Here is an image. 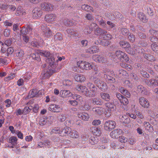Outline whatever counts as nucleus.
Returning <instances> with one entry per match:
<instances>
[{
  "label": "nucleus",
  "mask_w": 158,
  "mask_h": 158,
  "mask_svg": "<svg viewBox=\"0 0 158 158\" xmlns=\"http://www.w3.org/2000/svg\"><path fill=\"white\" fill-rule=\"evenodd\" d=\"M48 110L52 112L58 113L61 110V108L59 105L51 104L49 107Z\"/></svg>",
  "instance_id": "nucleus-16"
},
{
  "label": "nucleus",
  "mask_w": 158,
  "mask_h": 158,
  "mask_svg": "<svg viewBox=\"0 0 158 158\" xmlns=\"http://www.w3.org/2000/svg\"><path fill=\"white\" fill-rule=\"evenodd\" d=\"M104 72L105 73L104 76L105 78L107 79L110 83L115 82V79L113 77L114 76V73L113 71L109 69H104Z\"/></svg>",
  "instance_id": "nucleus-2"
},
{
  "label": "nucleus",
  "mask_w": 158,
  "mask_h": 158,
  "mask_svg": "<svg viewBox=\"0 0 158 158\" xmlns=\"http://www.w3.org/2000/svg\"><path fill=\"white\" fill-rule=\"evenodd\" d=\"M104 34L103 35V39L105 40H109L112 38V36L109 33H107L106 34Z\"/></svg>",
  "instance_id": "nucleus-58"
},
{
  "label": "nucleus",
  "mask_w": 158,
  "mask_h": 158,
  "mask_svg": "<svg viewBox=\"0 0 158 158\" xmlns=\"http://www.w3.org/2000/svg\"><path fill=\"white\" fill-rule=\"evenodd\" d=\"M122 99L120 101V102L123 103V105H126L128 103V99L124 96L121 99Z\"/></svg>",
  "instance_id": "nucleus-59"
},
{
  "label": "nucleus",
  "mask_w": 158,
  "mask_h": 158,
  "mask_svg": "<svg viewBox=\"0 0 158 158\" xmlns=\"http://www.w3.org/2000/svg\"><path fill=\"white\" fill-rule=\"evenodd\" d=\"M40 6L41 8L43 10L47 11H52L54 8L53 5L49 2L42 3L41 4Z\"/></svg>",
  "instance_id": "nucleus-9"
},
{
  "label": "nucleus",
  "mask_w": 158,
  "mask_h": 158,
  "mask_svg": "<svg viewBox=\"0 0 158 158\" xmlns=\"http://www.w3.org/2000/svg\"><path fill=\"white\" fill-rule=\"evenodd\" d=\"M32 108V107L30 106L29 107L26 106L24 109L23 111L25 114H27L30 111Z\"/></svg>",
  "instance_id": "nucleus-61"
},
{
  "label": "nucleus",
  "mask_w": 158,
  "mask_h": 158,
  "mask_svg": "<svg viewBox=\"0 0 158 158\" xmlns=\"http://www.w3.org/2000/svg\"><path fill=\"white\" fill-rule=\"evenodd\" d=\"M91 102L94 105H102L103 104V101L98 98H93L91 100Z\"/></svg>",
  "instance_id": "nucleus-28"
},
{
  "label": "nucleus",
  "mask_w": 158,
  "mask_h": 158,
  "mask_svg": "<svg viewBox=\"0 0 158 158\" xmlns=\"http://www.w3.org/2000/svg\"><path fill=\"white\" fill-rule=\"evenodd\" d=\"M77 65L79 67L82 69L90 70L93 69L91 64L85 61H78L77 63Z\"/></svg>",
  "instance_id": "nucleus-4"
},
{
  "label": "nucleus",
  "mask_w": 158,
  "mask_h": 158,
  "mask_svg": "<svg viewBox=\"0 0 158 158\" xmlns=\"http://www.w3.org/2000/svg\"><path fill=\"white\" fill-rule=\"evenodd\" d=\"M120 46L125 48H128V49H131V46L129 43L127 41L122 40L119 42Z\"/></svg>",
  "instance_id": "nucleus-29"
},
{
  "label": "nucleus",
  "mask_w": 158,
  "mask_h": 158,
  "mask_svg": "<svg viewBox=\"0 0 158 158\" xmlns=\"http://www.w3.org/2000/svg\"><path fill=\"white\" fill-rule=\"evenodd\" d=\"M77 115L79 118L84 121H88L89 118V114L85 112L79 113Z\"/></svg>",
  "instance_id": "nucleus-22"
},
{
  "label": "nucleus",
  "mask_w": 158,
  "mask_h": 158,
  "mask_svg": "<svg viewBox=\"0 0 158 158\" xmlns=\"http://www.w3.org/2000/svg\"><path fill=\"white\" fill-rule=\"evenodd\" d=\"M47 62L51 67V68L54 69L56 67V65L55 63V59L53 56H51L49 58H48Z\"/></svg>",
  "instance_id": "nucleus-23"
},
{
  "label": "nucleus",
  "mask_w": 158,
  "mask_h": 158,
  "mask_svg": "<svg viewBox=\"0 0 158 158\" xmlns=\"http://www.w3.org/2000/svg\"><path fill=\"white\" fill-rule=\"evenodd\" d=\"M91 132L94 135L99 136L101 134V131L100 128L96 127H93L90 128Z\"/></svg>",
  "instance_id": "nucleus-20"
},
{
  "label": "nucleus",
  "mask_w": 158,
  "mask_h": 158,
  "mask_svg": "<svg viewBox=\"0 0 158 158\" xmlns=\"http://www.w3.org/2000/svg\"><path fill=\"white\" fill-rule=\"evenodd\" d=\"M56 71V69L55 70L50 68L48 70H45L43 71L41 73V76L43 79H46L48 78L53 73Z\"/></svg>",
  "instance_id": "nucleus-8"
},
{
  "label": "nucleus",
  "mask_w": 158,
  "mask_h": 158,
  "mask_svg": "<svg viewBox=\"0 0 158 158\" xmlns=\"http://www.w3.org/2000/svg\"><path fill=\"white\" fill-rule=\"evenodd\" d=\"M105 106L106 107L105 114V116L106 117H109L111 115L112 112L115 110L116 108V106L114 104L110 102L106 103Z\"/></svg>",
  "instance_id": "nucleus-3"
},
{
  "label": "nucleus",
  "mask_w": 158,
  "mask_h": 158,
  "mask_svg": "<svg viewBox=\"0 0 158 158\" xmlns=\"http://www.w3.org/2000/svg\"><path fill=\"white\" fill-rule=\"evenodd\" d=\"M119 141L122 143H125L128 140L124 136L119 137Z\"/></svg>",
  "instance_id": "nucleus-56"
},
{
  "label": "nucleus",
  "mask_w": 158,
  "mask_h": 158,
  "mask_svg": "<svg viewBox=\"0 0 158 158\" xmlns=\"http://www.w3.org/2000/svg\"><path fill=\"white\" fill-rule=\"evenodd\" d=\"M71 130L69 127H66L61 130H60L59 127H55L52 129V131L56 134H59L60 136H63L66 135H68L71 132Z\"/></svg>",
  "instance_id": "nucleus-1"
},
{
  "label": "nucleus",
  "mask_w": 158,
  "mask_h": 158,
  "mask_svg": "<svg viewBox=\"0 0 158 158\" xmlns=\"http://www.w3.org/2000/svg\"><path fill=\"white\" fill-rule=\"evenodd\" d=\"M150 33L153 36L158 37V31L152 29L149 31Z\"/></svg>",
  "instance_id": "nucleus-51"
},
{
  "label": "nucleus",
  "mask_w": 158,
  "mask_h": 158,
  "mask_svg": "<svg viewBox=\"0 0 158 158\" xmlns=\"http://www.w3.org/2000/svg\"><path fill=\"white\" fill-rule=\"evenodd\" d=\"M139 102L140 105L143 108H148L150 106V104L148 100L146 98L141 97L139 99Z\"/></svg>",
  "instance_id": "nucleus-13"
},
{
  "label": "nucleus",
  "mask_w": 158,
  "mask_h": 158,
  "mask_svg": "<svg viewBox=\"0 0 158 158\" xmlns=\"http://www.w3.org/2000/svg\"><path fill=\"white\" fill-rule=\"evenodd\" d=\"M128 38L129 41L132 43L134 42L135 40V35L132 34H130L128 36Z\"/></svg>",
  "instance_id": "nucleus-50"
},
{
  "label": "nucleus",
  "mask_w": 158,
  "mask_h": 158,
  "mask_svg": "<svg viewBox=\"0 0 158 158\" xmlns=\"http://www.w3.org/2000/svg\"><path fill=\"white\" fill-rule=\"evenodd\" d=\"M121 31L122 34L125 36L128 35L129 34V30L127 28H122L121 29Z\"/></svg>",
  "instance_id": "nucleus-52"
},
{
  "label": "nucleus",
  "mask_w": 158,
  "mask_h": 158,
  "mask_svg": "<svg viewBox=\"0 0 158 158\" xmlns=\"http://www.w3.org/2000/svg\"><path fill=\"white\" fill-rule=\"evenodd\" d=\"M98 48L96 46H92L86 50L87 53H94L98 52Z\"/></svg>",
  "instance_id": "nucleus-31"
},
{
  "label": "nucleus",
  "mask_w": 158,
  "mask_h": 158,
  "mask_svg": "<svg viewBox=\"0 0 158 158\" xmlns=\"http://www.w3.org/2000/svg\"><path fill=\"white\" fill-rule=\"evenodd\" d=\"M72 94L68 90H62L60 92V96L63 98L71 97Z\"/></svg>",
  "instance_id": "nucleus-24"
},
{
  "label": "nucleus",
  "mask_w": 158,
  "mask_h": 158,
  "mask_svg": "<svg viewBox=\"0 0 158 158\" xmlns=\"http://www.w3.org/2000/svg\"><path fill=\"white\" fill-rule=\"evenodd\" d=\"M76 89L86 96L88 92V89L85 86L81 85H78L76 87Z\"/></svg>",
  "instance_id": "nucleus-17"
},
{
  "label": "nucleus",
  "mask_w": 158,
  "mask_h": 158,
  "mask_svg": "<svg viewBox=\"0 0 158 158\" xmlns=\"http://www.w3.org/2000/svg\"><path fill=\"white\" fill-rule=\"evenodd\" d=\"M158 37L157 36H150L149 38L150 40L153 43H157L158 42Z\"/></svg>",
  "instance_id": "nucleus-55"
},
{
  "label": "nucleus",
  "mask_w": 158,
  "mask_h": 158,
  "mask_svg": "<svg viewBox=\"0 0 158 158\" xmlns=\"http://www.w3.org/2000/svg\"><path fill=\"white\" fill-rule=\"evenodd\" d=\"M73 21L72 19L69 20L68 19H65L64 20L63 23L64 25L66 26H72L73 25Z\"/></svg>",
  "instance_id": "nucleus-38"
},
{
  "label": "nucleus",
  "mask_w": 158,
  "mask_h": 158,
  "mask_svg": "<svg viewBox=\"0 0 158 158\" xmlns=\"http://www.w3.org/2000/svg\"><path fill=\"white\" fill-rule=\"evenodd\" d=\"M97 25L94 23H92L89 26H86L85 27V28L83 30L84 33L85 34H90L91 32V31L93 29V27H95Z\"/></svg>",
  "instance_id": "nucleus-19"
},
{
  "label": "nucleus",
  "mask_w": 158,
  "mask_h": 158,
  "mask_svg": "<svg viewBox=\"0 0 158 158\" xmlns=\"http://www.w3.org/2000/svg\"><path fill=\"white\" fill-rule=\"evenodd\" d=\"M116 125V123L114 121H107L105 123L104 129L106 131H110L115 128Z\"/></svg>",
  "instance_id": "nucleus-6"
},
{
  "label": "nucleus",
  "mask_w": 158,
  "mask_h": 158,
  "mask_svg": "<svg viewBox=\"0 0 158 158\" xmlns=\"http://www.w3.org/2000/svg\"><path fill=\"white\" fill-rule=\"evenodd\" d=\"M123 131L120 129H117L112 131L110 134V136L113 138H117L119 135L123 133Z\"/></svg>",
  "instance_id": "nucleus-14"
},
{
  "label": "nucleus",
  "mask_w": 158,
  "mask_h": 158,
  "mask_svg": "<svg viewBox=\"0 0 158 158\" xmlns=\"http://www.w3.org/2000/svg\"><path fill=\"white\" fill-rule=\"evenodd\" d=\"M74 78L76 81L82 82L85 81L86 80L85 77L81 74H77L75 76Z\"/></svg>",
  "instance_id": "nucleus-27"
},
{
  "label": "nucleus",
  "mask_w": 158,
  "mask_h": 158,
  "mask_svg": "<svg viewBox=\"0 0 158 158\" xmlns=\"http://www.w3.org/2000/svg\"><path fill=\"white\" fill-rule=\"evenodd\" d=\"M143 124L144 128L147 131L150 132H152L153 131V127L149 123L147 122H144Z\"/></svg>",
  "instance_id": "nucleus-26"
},
{
  "label": "nucleus",
  "mask_w": 158,
  "mask_h": 158,
  "mask_svg": "<svg viewBox=\"0 0 158 158\" xmlns=\"http://www.w3.org/2000/svg\"><path fill=\"white\" fill-rule=\"evenodd\" d=\"M15 14L16 16L23 15H25L26 12L22 6H19L17 7Z\"/></svg>",
  "instance_id": "nucleus-25"
},
{
  "label": "nucleus",
  "mask_w": 158,
  "mask_h": 158,
  "mask_svg": "<svg viewBox=\"0 0 158 158\" xmlns=\"http://www.w3.org/2000/svg\"><path fill=\"white\" fill-rule=\"evenodd\" d=\"M44 94V92L42 90H39L36 89H32L29 93V96L31 98H33L35 97H37Z\"/></svg>",
  "instance_id": "nucleus-11"
},
{
  "label": "nucleus",
  "mask_w": 158,
  "mask_h": 158,
  "mask_svg": "<svg viewBox=\"0 0 158 158\" xmlns=\"http://www.w3.org/2000/svg\"><path fill=\"white\" fill-rule=\"evenodd\" d=\"M15 40V39L14 38H9L5 41L4 44L5 45H7V46H10L12 44V42Z\"/></svg>",
  "instance_id": "nucleus-45"
},
{
  "label": "nucleus",
  "mask_w": 158,
  "mask_h": 158,
  "mask_svg": "<svg viewBox=\"0 0 158 158\" xmlns=\"http://www.w3.org/2000/svg\"><path fill=\"white\" fill-rule=\"evenodd\" d=\"M17 138L15 136H12L9 139V141L10 143L12 144L15 145L17 144Z\"/></svg>",
  "instance_id": "nucleus-44"
},
{
  "label": "nucleus",
  "mask_w": 158,
  "mask_h": 158,
  "mask_svg": "<svg viewBox=\"0 0 158 158\" xmlns=\"http://www.w3.org/2000/svg\"><path fill=\"white\" fill-rule=\"evenodd\" d=\"M98 22L99 24L102 26V27H106V24L103 19H101L100 21H98Z\"/></svg>",
  "instance_id": "nucleus-64"
},
{
  "label": "nucleus",
  "mask_w": 158,
  "mask_h": 158,
  "mask_svg": "<svg viewBox=\"0 0 158 158\" xmlns=\"http://www.w3.org/2000/svg\"><path fill=\"white\" fill-rule=\"evenodd\" d=\"M41 28L44 34L47 37H48L52 35V32L50 29L47 26L42 25Z\"/></svg>",
  "instance_id": "nucleus-18"
},
{
  "label": "nucleus",
  "mask_w": 158,
  "mask_h": 158,
  "mask_svg": "<svg viewBox=\"0 0 158 158\" xmlns=\"http://www.w3.org/2000/svg\"><path fill=\"white\" fill-rule=\"evenodd\" d=\"M93 59L97 62L104 63L106 61V58L102 56L94 55L92 56Z\"/></svg>",
  "instance_id": "nucleus-15"
},
{
  "label": "nucleus",
  "mask_w": 158,
  "mask_h": 158,
  "mask_svg": "<svg viewBox=\"0 0 158 158\" xmlns=\"http://www.w3.org/2000/svg\"><path fill=\"white\" fill-rule=\"evenodd\" d=\"M115 54L116 56L122 61L127 62L129 60V59L127 55L122 51H117Z\"/></svg>",
  "instance_id": "nucleus-5"
},
{
  "label": "nucleus",
  "mask_w": 158,
  "mask_h": 158,
  "mask_svg": "<svg viewBox=\"0 0 158 158\" xmlns=\"http://www.w3.org/2000/svg\"><path fill=\"white\" fill-rule=\"evenodd\" d=\"M93 111L95 114L100 115L102 113V109L98 107L94 108L93 109Z\"/></svg>",
  "instance_id": "nucleus-42"
},
{
  "label": "nucleus",
  "mask_w": 158,
  "mask_h": 158,
  "mask_svg": "<svg viewBox=\"0 0 158 158\" xmlns=\"http://www.w3.org/2000/svg\"><path fill=\"white\" fill-rule=\"evenodd\" d=\"M90 108V104L87 103H85L83 108V110H88Z\"/></svg>",
  "instance_id": "nucleus-63"
},
{
  "label": "nucleus",
  "mask_w": 158,
  "mask_h": 158,
  "mask_svg": "<svg viewBox=\"0 0 158 158\" xmlns=\"http://www.w3.org/2000/svg\"><path fill=\"white\" fill-rule=\"evenodd\" d=\"M94 34L97 35H100L101 34L104 35L106 34L107 32L105 30H103L100 28L98 27L94 31Z\"/></svg>",
  "instance_id": "nucleus-30"
},
{
  "label": "nucleus",
  "mask_w": 158,
  "mask_h": 158,
  "mask_svg": "<svg viewBox=\"0 0 158 158\" xmlns=\"http://www.w3.org/2000/svg\"><path fill=\"white\" fill-rule=\"evenodd\" d=\"M28 33V31L27 28L25 27H23L20 30V35H26Z\"/></svg>",
  "instance_id": "nucleus-47"
},
{
  "label": "nucleus",
  "mask_w": 158,
  "mask_h": 158,
  "mask_svg": "<svg viewBox=\"0 0 158 158\" xmlns=\"http://www.w3.org/2000/svg\"><path fill=\"white\" fill-rule=\"evenodd\" d=\"M100 96L102 98L107 101H109L110 99V97L108 94L102 92L100 94Z\"/></svg>",
  "instance_id": "nucleus-36"
},
{
  "label": "nucleus",
  "mask_w": 158,
  "mask_h": 158,
  "mask_svg": "<svg viewBox=\"0 0 158 158\" xmlns=\"http://www.w3.org/2000/svg\"><path fill=\"white\" fill-rule=\"evenodd\" d=\"M90 143L92 145H94L96 144L98 142L97 139L94 137H91L89 140Z\"/></svg>",
  "instance_id": "nucleus-54"
},
{
  "label": "nucleus",
  "mask_w": 158,
  "mask_h": 158,
  "mask_svg": "<svg viewBox=\"0 0 158 158\" xmlns=\"http://www.w3.org/2000/svg\"><path fill=\"white\" fill-rule=\"evenodd\" d=\"M62 36L61 33L58 32L54 36V40L55 41L61 40H62Z\"/></svg>",
  "instance_id": "nucleus-43"
},
{
  "label": "nucleus",
  "mask_w": 158,
  "mask_h": 158,
  "mask_svg": "<svg viewBox=\"0 0 158 158\" xmlns=\"http://www.w3.org/2000/svg\"><path fill=\"white\" fill-rule=\"evenodd\" d=\"M47 122V119L43 117L40 118L39 124L40 125L43 126L45 125Z\"/></svg>",
  "instance_id": "nucleus-53"
},
{
  "label": "nucleus",
  "mask_w": 158,
  "mask_h": 158,
  "mask_svg": "<svg viewBox=\"0 0 158 158\" xmlns=\"http://www.w3.org/2000/svg\"><path fill=\"white\" fill-rule=\"evenodd\" d=\"M80 18L79 17H76L73 19H72V20H73V25L77 24L79 22H80Z\"/></svg>",
  "instance_id": "nucleus-62"
},
{
  "label": "nucleus",
  "mask_w": 158,
  "mask_h": 158,
  "mask_svg": "<svg viewBox=\"0 0 158 158\" xmlns=\"http://www.w3.org/2000/svg\"><path fill=\"white\" fill-rule=\"evenodd\" d=\"M67 33L70 35H73L74 36H76V35L77 34L76 30H74L72 29H69L66 30Z\"/></svg>",
  "instance_id": "nucleus-41"
},
{
  "label": "nucleus",
  "mask_w": 158,
  "mask_h": 158,
  "mask_svg": "<svg viewBox=\"0 0 158 158\" xmlns=\"http://www.w3.org/2000/svg\"><path fill=\"white\" fill-rule=\"evenodd\" d=\"M137 91L143 94L146 95L147 94L146 89L141 85H139L137 88Z\"/></svg>",
  "instance_id": "nucleus-32"
},
{
  "label": "nucleus",
  "mask_w": 158,
  "mask_h": 158,
  "mask_svg": "<svg viewBox=\"0 0 158 158\" xmlns=\"http://www.w3.org/2000/svg\"><path fill=\"white\" fill-rule=\"evenodd\" d=\"M31 56L33 59L39 61L40 60L39 54L38 53H33L31 54Z\"/></svg>",
  "instance_id": "nucleus-48"
},
{
  "label": "nucleus",
  "mask_w": 158,
  "mask_h": 158,
  "mask_svg": "<svg viewBox=\"0 0 158 158\" xmlns=\"http://www.w3.org/2000/svg\"><path fill=\"white\" fill-rule=\"evenodd\" d=\"M44 19L48 23H52L56 20V16L55 14H48L45 15Z\"/></svg>",
  "instance_id": "nucleus-12"
},
{
  "label": "nucleus",
  "mask_w": 158,
  "mask_h": 158,
  "mask_svg": "<svg viewBox=\"0 0 158 158\" xmlns=\"http://www.w3.org/2000/svg\"><path fill=\"white\" fill-rule=\"evenodd\" d=\"M97 88H94L90 89V91L88 90L86 96L89 97H94L97 95Z\"/></svg>",
  "instance_id": "nucleus-21"
},
{
  "label": "nucleus",
  "mask_w": 158,
  "mask_h": 158,
  "mask_svg": "<svg viewBox=\"0 0 158 158\" xmlns=\"http://www.w3.org/2000/svg\"><path fill=\"white\" fill-rule=\"evenodd\" d=\"M107 23L109 26V28L110 29L114 30L115 29V25L114 24L109 21H108L107 22Z\"/></svg>",
  "instance_id": "nucleus-57"
},
{
  "label": "nucleus",
  "mask_w": 158,
  "mask_h": 158,
  "mask_svg": "<svg viewBox=\"0 0 158 158\" xmlns=\"http://www.w3.org/2000/svg\"><path fill=\"white\" fill-rule=\"evenodd\" d=\"M81 8L82 10L89 11L91 10L92 12L94 11L92 7L87 4H84L82 5Z\"/></svg>",
  "instance_id": "nucleus-37"
},
{
  "label": "nucleus",
  "mask_w": 158,
  "mask_h": 158,
  "mask_svg": "<svg viewBox=\"0 0 158 158\" xmlns=\"http://www.w3.org/2000/svg\"><path fill=\"white\" fill-rule=\"evenodd\" d=\"M43 14L42 10L40 7H36L32 10V16L34 19H37L40 17Z\"/></svg>",
  "instance_id": "nucleus-10"
},
{
  "label": "nucleus",
  "mask_w": 158,
  "mask_h": 158,
  "mask_svg": "<svg viewBox=\"0 0 158 158\" xmlns=\"http://www.w3.org/2000/svg\"><path fill=\"white\" fill-rule=\"evenodd\" d=\"M39 53L41 55L45 57L49 56L50 55V52L44 51L40 50L39 51Z\"/></svg>",
  "instance_id": "nucleus-49"
},
{
  "label": "nucleus",
  "mask_w": 158,
  "mask_h": 158,
  "mask_svg": "<svg viewBox=\"0 0 158 158\" xmlns=\"http://www.w3.org/2000/svg\"><path fill=\"white\" fill-rule=\"evenodd\" d=\"M69 134L70 137L73 138H78L79 136L78 132L74 130H73L72 131H71V132Z\"/></svg>",
  "instance_id": "nucleus-39"
},
{
  "label": "nucleus",
  "mask_w": 158,
  "mask_h": 158,
  "mask_svg": "<svg viewBox=\"0 0 158 158\" xmlns=\"http://www.w3.org/2000/svg\"><path fill=\"white\" fill-rule=\"evenodd\" d=\"M138 17L139 19L143 23L147 22L148 19L146 15L142 13H139L138 14Z\"/></svg>",
  "instance_id": "nucleus-33"
},
{
  "label": "nucleus",
  "mask_w": 158,
  "mask_h": 158,
  "mask_svg": "<svg viewBox=\"0 0 158 158\" xmlns=\"http://www.w3.org/2000/svg\"><path fill=\"white\" fill-rule=\"evenodd\" d=\"M94 83L96 84L97 86L102 90L105 91L107 89L106 84L98 78H97L94 81Z\"/></svg>",
  "instance_id": "nucleus-7"
},
{
  "label": "nucleus",
  "mask_w": 158,
  "mask_h": 158,
  "mask_svg": "<svg viewBox=\"0 0 158 158\" xmlns=\"http://www.w3.org/2000/svg\"><path fill=\"white\" fill-rule=\"evenodd\" d=\"M146 84L148 86L151 88H154L156 87L154 79H151L148 80L146 83Z\"/></svg>",
  "instance_id": "nucleus-35"
},
{
  "label": "nucleus",
  "mask_w": 158,
  "mask_h": 158,
  "mask_svg": "<svg viewBox=\"0 0 158 158\" xmlns=\"http://www.w3.org/2000/svg\"><path fill=\"white\" fill-rule=\"evenodd\" d=\"M151 47L152 50L156 53L158 54V45L155 43L151 44Z\"/></svg>",
  "instance_id": "nucleus-40"
},
{
  "label": "nucleus",
  "mask_w": 158,
  "mask_h": 158,
  "mask_svg": "<svg viewBox=\"0 0 158 158\" xmlns=\"http://www.w3.org/2000/svg\"><path fill=\"white\" fill-rule=\"evenodd\" d=\"M58 119L61 121H64L66 119V117L65 114H61L58 116Z\"/></svg>",
  "instance_id": "nucleus-60"
},
{
  "label": "nucleus",
  "mask_w": 158,
  "mask_h": 158,
  "mask_svg": "<svg viewBox=\"0 0 158 158\" xmlns=\"http://www.w3.org/2000/svg\"><path fill=\"white\" fill-rule=\"evenodd\" d=\"M24 52L21 49L18 50L16 53V56H19L20 59L22 58L24 56Z\"/></svg>",
  "instance_id": "nucleus-46"
},
{
  "label": "nucleus",
  "mask_w": 158,
  "mask_h": 158,
  "mask_svg": "<svg viewBox=\"0 0 158 158\" xmlns=\"http://www.w3.org/2000/svg\"><path fill=\"white\" fill-rule=\"evenodd\" d=\"M119 90L121 93L123 94L127 97L129 98L130 97L131 94L130 93L124 88L121 87L119 88Z\"/></svg>",
  "instance_id": "nucleus-34"
}]
</instances>
